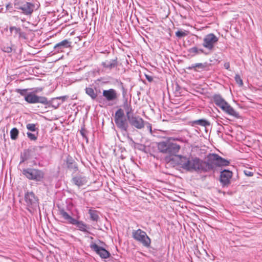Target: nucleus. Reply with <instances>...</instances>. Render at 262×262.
Returning <instances> with one entry per match:
<instances>
[{
    "mask_svg": "<svg viewBox=\"0 0 262 262\" xmlns=\"http://www.w3.org/2000/svg\"><path fill=\"white\" fill-rule=\"evenodd\" d=\"M182 141L181 139L173 137H168L165 140L160 141L157 143V149L158 151L169 157L176 156L178 157V154L179 152L181 146L176 141Z\"/></svg>",
    "mask_w": 262,
    "mask_h": 262,
    "instance_id": "obj_1",
    "label": "nucleus"
},
{
    "mask_svg": "<svg viewBox=\"0 0 262 262\" xmlns=\"http://www.w3.org/2000/svg\"><path fill=\"white\" fill-rule=\"evenodd\" d=\"M178 158L180 160L181 167L184 169L189 171H205L204 161L199 158H188L182 155H179Z\"/></svg>",
    "mask_w": 262,
    "mask_h": 262,
    "instance_id": "obj_2",
    "label": "nucleus"
},
{
    "mask_svg": "<svg viewBox=\"0 0 262 262\" xmlns=\"http://www.w3.org/2000/svg\"><path fill=\"white\" fill-rule=\"evenodd\" d=\"M207 161H204L205 171L213 170L216 167L229 165L230 162L216 154H209L207 156Z\"/></svg>",
    "mask_w": 262,
    "mask_h": 262,
    "instance_id": "obj_3",
    "label": "nucleus"
},
{
    "mask_svg": "<svg viewBox=\"0 0 262 262\" xmlns=\"http://www.w3.org/2000/svg\"><path fill=\"white\" fill-rule=\"evenodd\" d=\"M212 99L216 106L227 114L235 118H239V113L232 107L220 94L213 96Z\"/></svg>",
    "mask_w": 262,
    "mask_h": 262,
    "instance_id": "obj_4",
    "label": "nucleus"
},
{
    "mask_svg": "<svg viewBox=\"0 0 262 262\" xmlns=\"http://www.w3.org/2000/svg\"><path fill=\"white\" fill-rule=\"evenodd\" d=\"M42 88H36L34 91L29 93L25 97V100L29 103H41L44 105L48 104V99L44 96H38L36 93L42 91Z\"/></svg>",
    "mask_w": 262,
    "mask_h": 262,
    "instance_id": "obj_5",
    "label": "nucleus"
},
{
    "mask_svg": "<svg viewBox=\"0 0 262 262\" xmlns=\"http://www.w3.org/2000/svg\"><path fill=\"white\" fill-rule=\"evenodd\" d=\"M132 237L136 241L140 243L145 247L148 248L151 244V239L146 233L140 229L133 230Z\"/></svg>",
    "mask_w": 262,
    "mask_h": 262,
    "instance_id": "obj_6",
    "label": "nucleus"
},
{
    "mask_svg": "<svg viewBox=\"0 0 262 262\" xmlns=\"http://www.w3.org/2000/svg\"><path fill=\"white\" fill-rule=\"evenodd\" d=\"M23 173L28 179L36 181H40L44 177L43 172L38 169H24L23 170Z\"/></svg>",
    "mask_w": 262,
    "mask_h": 262,
    "instance_id": "obj_7",
    "label": "nucleus"
},
{
    "mask_svg": "<svg viewBox=\"0 0 262 262\" xmlns=\"http://www.w3.org/2000/svg\"><path fill=\"white\" fill-rule=\"evenodd\" d=\"M114 121L119 128L122 130L127 132L128 124L124 116V112L122 109L120 108L116 112Z\"/></svg>",
    "mask_w": 262,
    "mask_h": 262,
    "instance_id": "obj_8",
    "label": "nucleus"
},
{
    "mask_svg": "<svg viewBox=\"0 0 262 262\" xmlns=\"http://www.w3.org/2000/svg\"><path fill=\"white\" fill-rule=\"evenodd\" d=\"M130 111L126 113L127 118L131 125L134 126L137 129H141L144 127V121L139 116L131 115Z\"/></svg>",
    "mask_w": 262,
    "mask_h": 262,
    "instance_id": "obj_9",
    "label": "nucleus"
},
{
    "mask_svg": "<svg viewBox=\"0 0 262 262\" xmlns=\"http://www.w3.org/2000/svg\"><path fill=\"white\" fill-rule=\"evenodd\" d=\"M218 41V38L213 33L206 35L203 39V46L209 51H212Z\"/></svg>",
    "mask_w": 262,
    "mask_h": 262,
    "instance_id": "obj_10",
    "label": "nucleus"
},
{
    "mask_svg": "<svg viewBox=\"0 0 262 262\" xmlns=\"http://www.w3.org/2000/svg\"><path fill=\"white\" fill-rule=\"evenodd\" d=\"M90 248L102 258L106 259L111 256V254L107 250L95 243H92L90 245Z\"/></svg>",
    "mask_w": 262,
    "mask_h": 262,
    "instance_id": "obj_11",
    "label": "nucleus"
},
{
    "mask_svg": "<svg viewBox=\"0 0 262 262\" xmlns=\"http://www.w3.org/2000/svg\"><path fill=\"white\" fill-rule=\"evenodd\" d=\"M103 96L108 101H113L117 100L119 97V94L114 89L105 90L102 92Z\"/></svg>",
    "mask_w": 262,
    "mask_h": 262,
    "instance_id": "obj_12",
    "label": "nucleus"
},
{
    "mask_svg": "<svg viewBox=\"0 0 262 262\" xmlns=\"http://www.w3.org/2000/svg\"><path fill=\"white\" fill-rule=\"evenodd\" d=\"M35 6L33 4L29 2H26L19 8V10L22 11V12L26 15H31L34 9Z\"/></svg>",
    "mask_w": 262,
    "mask_h": 262,
    "instance_id": "obj_13",
    "label": "nucleus"
},
{
    "mask_svg": "<svg viewBox=\"0 0 262 262\" xmlns=\"http://www.w3.org/2000/svg\"><path fill=\"white\" fill-rule=\"evenodd\" d=\"M232 177V172L228 170H224L221 172L220 181L224 185L230 183V180Z\"/></svg>",
    "mask_w": 262,
    "mask_h": 262,
    "instance_id": "obj_14",
    "label": "nucleus"
},
{
    "mask_svg": "<svg viewBox=\"0 0 262 262\" xmlns=\"http://www.w3.org/2000/svg\"><path fill=\"white\" fill-rule=\"evenodd\" d=\"M25 199L28 206L36 205L38 204V199L32 192H27L25 196Z\"/></svg>",
    "mask_w": 262,
    "mask_h": 262,
    "instance_id": "obj_15",
    "label": "nucleus"
},
{
    "mask_svg": "<svg viewBox=\"0 0 262 262\" xmlns=\"http://www.w3.org/2000/svg\"><path fill=\"white\" fill-rule=\"evenodd\" d=\"M66 164L69 169L73 172H76L78 170V167L74 160L71 156H68L66 159Z\"/></svg>",
    "mask_w": 262,
    "mask_h": 262,
    "instance_id": "obj_16",
    "label": "nucleus"
},
{
    "mask_svg": "<svg viewBox=\"0 0 262 262\" xmlns=\"http://www.w3.org/2000/svg\"><path fill=\"white\" fill-rule=\"evenodd\" d=\"M71 42L68 40L64 39L61 42L56 44L54 47V49L57 50L58 52H62L64 48H68L71 47Z\"/></svg>",
    "mask_w": 262,
    "mask_h": 262,
    "instance_id": "obj_17",
    "label": "nucleus"
},
{
    "mask_svg": "<svg viewBox=\"0 0 262 262\" xmlns=\"http://www.w3.org/2000/svg\"><path fill=\"white\" fill-rule=\"evenodd\" d=\"M73 183L78 187L82 186L87 183L86 178L85 177L76 176L72 179Z\"/></svg>",
    "mask_w": 262,
    "mask_h": 262,
    "instance_id": "obj_18",
    "label": "nucleus"
},
{
    "mask_svg": "<svg viewBox=\"0 0 262 262\" xmlns=\"http://www.w3.org/2000/svg\"><path fill=\"white\" fill-rule=\"evenodd\" d=\"M72 225H75L78 228V229L84 232H88V226L82 221H78L74 219L72 223Z\"/></svg>",
    "mask_w": 262,
    "mask_h": 262,
    "instance_id": "obj_19",
    "label": "nucleus"
},
{
    "mask_svg": "<svg viewBox=\"0 0 262 262\" xmlns=\"http://www.w3.org/2000/svg\"><path fill=\"white\" fill-rule=\"evenodd\" d=\"M59 214L68 222L72 224L74 221V219L70 216L63 209H61L59 210Z\"/></svg>",
    "mask_w": 262,
    "mask_h": 262,
    "instance_id": "obj_20",
    "label": "nucleus"
},
{
    "mask_svg": "<svg viewBox=\"0 0 262 262\" xmlns=\"http://www.w3.org/2000/svg\"><path fill=\"white\" fill-rule=\"evenodd\" d=\"M85 91V93L89 95L92 99L95 100L97 98L98 95L92 88H86Z\"/></svg>",
    "mask_w": 262,
    "mask_h": 262,
    "instance_id": "obj_21",
    "label": "nucleus"
},
{
    "mask_svg": "<svg viewBox=\"0 0 262 262\" xmlns=\"http://www.w3.org/2000/svg\"><path fill=\"white\" fill-rule=\"evenodd\" d=\"M206 66L205 64L202 63H198L194 64H192L191 67H189L188 69L193 70L195 71H199L200 70H202L205 69Z\"/></svg>",
    "mask_w": 262,
    "mask_h": 262,
    "instance_id": "obj_22",
    "label": "nucleus"
},
{
    "mask_svg": "<svg viewBox=\"0 0 262 262\" xmlns=\"http://www.w3.org/2000/svg\"><path fill=\"white\" fill-rule=\"evenodd\" d=\"M199 125L202 126H206L209 125V123L206 120L201 119L192 122V125Z\"/></svg>",
    "mask_w": 262,
    "mask_h": 262,
    "instance_id": "obj_23",
    "label": "nucleus"
},
{
    "mask_svg": "<svg viewBox=\"0 0 262 262\" xmlns=\"http://www.w3.org/2000/svg\"><path fill=\"white\" fill-rule=\"evenodd\" d=\"M89 213L90 214V217L92 220L96 222H97L98 220L99 215L98 214L97 211L90 209L89 211Z\"/></svg>",
    "mask_w": 262,
    "mask_h": 262,
    "instance_id": "obj_24",
    "label": "nucleus"
},
{
    "mask_svg": "<svg viewBox=\"0 0 262 262\" xmlns=\"http://www.w3.org/2000/svg\"><path fill=\"white\" fill-rule=\"evenodd\" d=\"M9 29L11 33L14 32L15 36H16L17 35H18L19 37L22 36L21 30L20 28H17L16 27H10Z\"/></svg>",
    "mask_w": 262,
    "mask_h": 262,
    "instance_id": "obj_25",
    "label": "nucleus"
},
{
    "mask_svg": "<svg viewBox=\"0 0 262 262\" xmlns=\"http://www.w3.org/2000/svg\"><path fill=\"white\" fill-rule=\"evenodd\" d=\"M117 65V61L115 60L113 61L111 63L108 62L107 61L103 63V66L104 67L110 69L116 67Z\"/></svg>",
    "mask_w": 262,
    "mask_h": 262,
    "instance_id": "obj_26",
    "label": "nucleus"
},
{
    "mask_svg": "<svg viewBox=\"0 0 262 262\" xmlns=\"http://www.w3.org/2000/svg\"><path fill=\"white\" fill-rule=\"evenodd\" d=\"M18 135V130L16 128H12L10 131L11 138L12 140H15L17 139Z\"/></svg>",
    "mask_w": 262,
    "mask_h": 262,
    "instance_id": "obj_27",
    "label": "nucleus"
},
{
    "mask_svg": "<svg viewBox=\"0 0 262 262\" xmlns=\"http://www.w3.org/2000/svg\"><path fill=\"white\" fill-rule=\"evenodd\" d=\"M189 52L190 53H192L194 55L198 54L200 53H204V51L202 49H198V48L194 47L190 48L189 50Z\"/></svg>",
    "mask_w": 262,
    "mask_h": 262,
    "instance_id": "obj_28",
    "label": "nucleus"
},
{
    "mask_svg": "<svg viewBox=\"0 0 262 262\" xmlns=\"http://www.w3.org/2000/svg\"><path fill=\"white\" fill-rule=\"evenodd\" d=\"M188 32L185 31H178L176 32V35L178 37H182L187 35Z\"/></svg>",
    "mask_w": 262,
    "mask_h": 262,
    "instance_id": "obj_29",
    "label": "nucleus"
},
{
    "mask_svg": "<svg viewBox=\"0 0 262 262\" xmlns=\"http://www.w3.org/2000/svg\"><path fill=\"white\" fill-rule=\"evenodd\" d=\"M3 51L6 53H11L12 51V47L9 45H6L3 46Z\"/></svg>",
    "mask_w": 262,
    "mask_h": 262,
    "instance_id": "obj_30",
    "label": "nucleus"
},
{
    "mask_svg": "<svg viewBox=\"0 0 262 262\" xmlns=\"http://www.w3.org/2000/svg\"><path fill=\"white\" fill-rule=\"evenodd\" d=\"M24 4L21 0H15L14 2V5L16 9L19 10V8H21V6Z\"/></svg>",
    "mask_w": 262,
    "mask_h": 262,
    "instance_id": "obj_31",
    "label": "nucleus"
},
{
    "mask_svg": "<svg viewBox=\"0 0 262 262\" xmlns=\"http://www.w3.org/2000/svg\"><path fill=\"white\" fill-rule=\"evenodd\" d=\"M27 128L32 132H34L36 130V125L33 123H29L27 125Z\"/></svg>",
    "mask_w": 262,
    "mask_h": 262,
    "instance_id": "obj_32",
    "label": "nucleus"
},
{
    "mask_svg": "<svg viewBox=\"0 0 262 262\" xmlns=\"http://www.w3.org/2000/svg\"><path fill=\"white\" fill-rule=\"evenodd\" d=\"M28 91V89H16L15 91L19 93L20 95L24 96L25 97L27 95L26 92Z\"/></svg>",
    "mask_w": 262,
    "mask_h": 262,
    "instance_id": "obj_33",
    "label": "nucleus"
},
{
    "mask_svg": "<svg viewBox=\"0 0 262 262\" xmlns=\"http://www.w3.org/2000/svg\"><path fill=\"white\" fill-rule=\"evenodd\" d=\"M235 80L236 83L240 86H242L243 85V82L242 78L240 76L238 75H236L235 76Z\"/></svg>",
    "mask_w": 262,
    "mask_h": 262,
    "instance_id": "obj_34",
    "label": "nucleus"
},
{
    "mask_svg": "<svg viewBox=\"0 0 262 262\" xmlns=\"http://www.w3.org/2000/svg\"><path fill=\"white\" fill-rule=\"evenodd\" d=\"M28 137L31 140L35 141L37 139V136L31 133H27Z\"/></svg>",
    "mask_w": 262,
    "mask_h": 262,
    "instance_id": "obj_35",
    "label": "nucleus"
},
{
    "mask_svg": "<svg viewBox=\"0 0 262 262\" xmlns=\"http://www.w3.org/2000/svg\"><path fill=\"white\" fill-rule=\"evenodd\" d=\"M244 173L248 177H252L253 176V172L248 170H244Z\"/></svg>",
    "mask_w": 262,
    "mask_h": 262,
    "instance_id": "obj_36",
    "label": "nucleus"
},
{
    "mask_svg": "<svg viewBox=\"0 0 262 262\" xmlns=\"http://www.w3.org/2000/svg\"><path fill=\"white\" fill-rule=\"evenodd\" d=\"M145 76L146 78V79L149 81V82H152L153 81V78L151 76V75H148V74H145Z\"/></svg>",
    "mask_w": 262,
    "mask_h": 262,
    "instance_id": "obj_37",
    "label": "nucleus"
},
{
    "mask_svg": "<svg viewBox=\"0 0 262 262\" xmlns=\"http://www.w3.org/2000/svg\"><path fill=\"white\" fill-rule=\"evenodd\" d=\"M80 133H81V135L83 137H85V134H84V130H80Z\"/></svg>",
    "mask_w": 262,
    "mask_h": 262,
    "instance_id": "obj_38",
    "label": "nucleus"
},
{
    "mask_svg": "<svg viewBox=\"0 0 262 262\" xmlns=\"http://www.w3.org/2000/svg\"><path fill=\"white\" fill-rule=\"evenodd\" d=\"M6 8L7 9H9V8H12V5L11 4H8L6 5Z\"/></svg>",
    "mask_w": 262,
    "mask_h": 262,
    "instance_id": "obj_39",
    "label": "nucleus"
},
{
    "mask_svg": "<svg viewBox=\"0 0 262 262\" xmlns=\"http://www.w3.org/2000/svg\"><path fill=\"white\" fill-rule=\"evenodd\" d=\"M229 66H230L229 63H226L225 64V67L227 69H228L229 68Z\"/></svg>",
    "mask_w": 262,
    "mask_h": 262,
    "instance_id": "obj_40",
    "label": "nucleus"
}]
</instances>
